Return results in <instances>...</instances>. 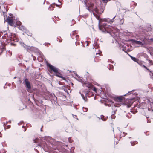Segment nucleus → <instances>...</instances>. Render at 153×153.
<instances>
[{
  "label": "nucleus",
  "instance_id": "nucleus-2",
  "mask_svg": "<svg viewBox=\"0 0 153 153\" xmlns=\"http://www.w3.org/2000/svg\"><path fill=\"white\" fill-rule=\"evenodd\" d=\"M15 21L14 18L13 17H8L5 20V21L7 22L8 24L11 26L13 25V23L15 22Z\"/></svg>",
  "mask_w": 153,
  "mask_h": 153
},
{
  "label": "nucleus",
  "instance_id": "nucleus-56",
  "mask_svg": "<svg viewBox=\"0 0 153 153\" xmlns=\"http://www.w3.org/2000/svg\"><path fill=\"white\" fill-rule=\"evenodd\" d=\"M75 117H76V115H75Z\"/></svg>",
  "mask_w": 153,
  "mask_h": 153
},
{
  "label": "nucleus",
  "instance_id": "nucleus-16",
  "mask_svg": "<svg viewBox=\"0 0 153 153\" xmlns=\"http://www.w3.org/2000/svg\"><path fill=\"white\" fill-rule=\"evenodd\" d=\"M76 75L79 78V79H77V80L80 82H82V79H81V77L79 76L78 75H77V74H76Z\"/></svg>",
  "mask_w": 153,
  "mask_h": 153
},
{
  "label": "nucleus",
  "instance_id": "nucleus-44",
  "mask_svg": "<svg viewBox=\"0 0 153 153\" xmlns=\"http://www.w3.org/2000/svg\"><path fill=\"white\" fill-rule=\"evenodd\" d=\"M150 40L152 41H153V38L151 39Z\"/></svg>",
  "mask_w": 153,
  "mask_h": 153
},
{
  "label": "nucleus",
  "instance_id": "nucleus-28",
  "mask_svg": "<svg viewBox=\"0 0 153 153\" xmlns=\"http://www.w3.org/2000/svg\"><path fill=\"white\" fill-rule=\"evenodd\" d=\"M117 111V110H114L112 111V114H115Z\"/></svg>",
  "mask_w": 153,
  "mask_h": 153
},
{
  "label": "nucleus",
  "instance_id": "nucleus-53",
  "mask_svg": "<svg viewBox=\"0 0 153 153\" xmlns=\"http://www.w3.org/2000/svg\"><path fill=\"white\" fill-rule=\"evenodd\" d=\"M3 49H4V48L3 47Z\"/></svg>",
  "mask_w": 153,
  "mask_h": 153
},
{
  "label": "nucleus",
  "instance_id": "nucleus-23",
  "mask_svg": "<svg viewBox=\"0 0 153 153\" xmlns=\"http://www.w3.org/2000/svg\"><path fill=\"white\" fill-rule=\"evenodd\" d=\"M124 22V20L123 19H121L120 20V24H123Z\"/></svg>",
  "mask_w": 153,
  "mask_h": 153
},
{
  "label": "nucleus",
  "instance_id": "nucleus-41",
  "mask_svg": "<svg viewBox=\"0 0 153 153\" xmlns=\"http://www.w3.org/2000/svg\"><path fill=\"white\" fill-rule=\"evenodd\" d=\"M144 68H145L146 69H147L148 70V69H147V67H146V66H144Z\"/></svg>",
  "mask_w": 153,
  "mask_h": 153
},
{
  "label": "nucleus",
  "instance_id": "nucleus-40",
  "mask_svg": "<svg viewBox=\"0 0 153 153\" xmlns=\"http://www.w3.org/2000/svg\"><path fill=\"white\" fill-rule=\"evenodd\" d=\"M7 126V128H10V125H8V126Z\"/></svg>",
  "mask_w": 153,
  "mask_h": 153
},
{
  "label": "nucleus",
  "instance_id": "nucleus-13",
  "mask_svg": "<svg viewBox=\"0 0 153 153\" xmlns=\"http://www.w3.org/2000/svg\"><path fill=\"white\" fill-rule=\"evenodd\" d=\"M75 31H74L72 32L71 35V37L73 39H74L75 33Z\"/></svg>",
  "mask_w": 153,
  "mask_h": 153
},
{
  "label": "nucleus",
  "instance_id": "nucleus-9",
  "mask_svg": "<svg viewBox=\"0 0 153 153\" xmlns=\"http://www.w3.org/2000/svg\"><path fill=\"white\" fill-rule=\"evenodd\" d=\"M129 56L131 57V59L133 60V61H134L135 62H138V61H139L135 57H134L131 56L130 55H129Z\"/></svg>",
  "mask_w": 153,
  "mask_h": 153
},
{
  "label": "nucleus",
  "instance_id": "nucleus-33",
  "mask_svg": "<svg viewBox=\"0 0 153 153\" xmlns=\"http://www.w3.org/2000/svg\"><path fill=\"white\" fill-rule=\"evenodd\" d=\"M93 91H94L95 92H96V88L95 87H94V88H93Z\"/></svg>",
  "mask_w": 153,
  "mask_h": 153
},
{
  "label": "nucleus",
  "instance_id": "nucleus-31",
  "mask_svg": "<svg viewBox=\"0 0 153 153\" xmlns=\"http://www.w3.org/2000/svg\"><path fill=\"white\" fill-rule=\"evenodd\" d=\"M133 103V102H132L130 104H129L128 105H127V106L128 107H130L131 106V104H132Z\"/></svg>",
  "mask_w": 153,
  "mask_h": 153
},
{
  "label": "nucleus",
  "instance_id": "nucleus-22",
  "mask_svg": "<svg viewBox=\"0 0 153 153\" xmlns=\"http://www.w3.org/2000/svg\"><path fill=\"white\" fill-rule=\"evenodd\" d=\"M83 110L84 112H86L87 111L88 109L87 108H85L84 107H83Z\"/></svg>",
  "mask_w": 153,
  "mask_h": 153
},
{
  "label": "nucleus",
  "instance_id": "nucleus-20",
  "mask_svg": "<svg viewBox=\"0 0 153 153\" xmlns=\"http://www.w3.org/2000/svg\"><path fill=\"white\" fill-rule=\"evenodd\" d=\"M6 151L4 149H1L0 151V153H5Z\"/></svg>",
  "mask_w": 153,
  "mask_h": 153
},
{
  "label": "nucleus",
  "instance_id": "nucleus-29",
  "mask_svg": "<svg viewBox=\"0 0 153 153\" xmlns=\"http://www.w3.org/2000/svg\"><path fill=\"white\" fill-rule=\"evenodd\" d=\"M114 115V114H112L111 116L112 118L114 119L115 118V116Z\"/></svg>",
  "mask_w": 153,
  "mask_h": 153
},
{
  "label": "nucleus",
  "instance_id": "nucleus-14",
  "mask_svg": "<svg viewBox=\"0 0 153 153\" xmlns=\"http://www.w3.org/2000/svg\"><path fill=\"white\" fill-rule=\"evenodd\" d=\"M135 43L136 44H138V45H143V44L142 43V42H141L140 41H135Z\"/></svg>",
  "mask_w": 153,
  "mask_h": 153
},
{
  "label": "nucleus",
  "instance_id": "nucleus-5",
  "mask_svg": "<svg viewBox=\"0 0 153 153\" xmlns=\"http://www.w3.org/2000/svg\"><path fill=\"white\" fill-rule=\"evenodd\" d=\"M21 45L23 46L25 49L27 50L28 51H29V50H31L33 48V47H30L26 45L25 44L23 43H21Z\"/></svg>",
  "mask_w": 153,
  "mask_h": 153
},
{
  "label": "nucleus",
  "instance_id": "nucleus-55",
  "mask_svg": "<svg viewBox=\"0 0 153 153\" xmlns=\"http://www.w3.org/2000/svg\"><path fill=\"white\" fill-rule=\"evenodd\" d=\"M113 131H114V129H113Z\"/></svg>",
  "mask_w": 153,
  "mask_h": 153
},
{
  "label": "nucleus",
  "instance_id": "nucleus-43",
  "mask_svg": "<svg viewBox=\"0 0 153 153\" xmlns=\"http://www.w3.org/2000/svg\"><path fill=\"white\" fill-rule=\"evenodd\" d=\"M42 127H41V131H42Z\"/></svg>",
  "mask_w": 153,
  "mask_h": 153
},
{
  "label": "nucleus",
  "instance_id": "nucleus-1",
  "mask_svg": "<svg viewBox=\"0 0 153 153\" xmlns=\"http://www.w3.org/2000/svg\"><path fill=\"white\" fill-rule=\"evenodd\" d=\"M100 20L99 21V28L103 32H107L109 33L114 39L116 40L119 36V30L116 27H114L110 25L107 26L106 23H103L102 25H100Z\"/></svg>",
  "mask_w": 153,
  "mask_h": 153
},
{
  "label": "nucleus",
  "instance_id": "nucleus-26",
  "mask_svg": "<svg viewBox=\"0 0 153 153\" xmlns=\"http://www.w3.org/2000/svg\"><path fill=\"white\" fill-rule=\"evenodd\" d=\"M68 140L70 143H71L73 141V140H71V137H69L68 139Z\"/></svg>",
  "mask_w": 153,
  "mask_h": 153
},
{
  "label": "nucleus",
  "instance_id": "nucleus-47",
  "mask_svg": "<svg viewBox=\"0 0 153 153\" xmlns=\"http://www.w3.org/2000/svg\"><path fill=\"white\" fill-rule=\"evenodd\" d=\"M128 94H125V95H124V96H126Z\"/></svg>",
  "mask_w": 153,
  "mask_h": 153
},
{
  "label": "nucleus",
  "instance_id": "nucleus-36",
  "mask_svg": "<svg viewBox=\"0 0 153 153\" xmlns=\"http://www.w3.org/2000/svg\"><path fill=\"white\" fill-rule=\"evenodd\" d=\"M150 122V120L148 119H147V123H149Z\"/></svg>",
  "mask_w": 153,
  "mask_h": 153
},
{
  "label": "nucleus",
  "instance_id": "nucleus-7",
  "mask_svg": "<svg viewBox=\"0 0 153 153\" xmlns=\"http://www.w3.org/2000/svg\"><path fill=\"white\" fill-rule=\"evenodd\" d=\"M115 16H114L112 19H110L109 18L105 19V21L110 23H112L114 21V19L115 18Z\"/></svg>",
  "mask_w": 153,
  "mask_h": 153
},
{
  "label": "nucleus",
  "instance_id": "nucleus-52",
  "mask_svg": "<svg viewBox=\"0 0 153 153\" xmlns=\"http://www.w3.org/2000/svg\"><path fill=\"white\" fill-rule=\"evenodd\" d=\"M45 1H44V3H45Z\"/></svg>",
  "mask_w": 153,
  "mask_h": 153
},
{
  "label": "nucleus",
  "instance_id": "nucleus-17",
  "mask_svg": "<svg viewBox=\"0 0 153 153\" xmlns=\"http://www.w3.org/2000/svg\"><path fill=\"white\" fill-rule=\"evenodd\" d=\"M131 145L132 146H134L135 144H137V142L136 141H134V142H131Z\"/></svg>",
  "mask_w": 153,
  "mask_h": 153
},
{
  "label": "nucleus",
  "instance_id": "nucleus-19",
  "mask_svg": "<svg viewBox=\"0 0 153 153\" xmlns=\"http://www.w3.org/2000/svg\"><path fill=\"white\" fill-rule=\"evenodd\" d=\"M109 66H108V68L109 69V70H111L113 68V66L112 65H109Z\"/></svg>",
  "mask_w": 153,
  "mask_h": 153
},
{
  "label": "nucleus",
  "instance_id": "nucleus-27",
  "mask_svg": "<svg viewBox=\"0 0 153 153\" xmlns=\"http://www.w3.org/2000/svg\"><path fill=\"white\" fill-rule=\"evenodd\" d=\"M90 91H87L85 93V95L86 96H89L88 93Z\"/></svg>",
  "mask_w": 153,
  "mask_h": 153
},
{
  "label": "nucleus",
  "instance_id": "nucleus-50",
  "mask_svg": "<svg viewBox=\"0 0 153 153\" xmlns=\"http://www.w3.org/2000/svg\"><path fill=\"white\" fill-rule=\"evenodd\" d=\"M16 78V77H14V79H15Z\"/></svg>",
  "mask_w": 153,
  "mask_h": 153
},
{
  "label": "nucleus",
  "instance_id": "nucleus-11",
  "mask_svg": "<svg viewBox=\"0 0 153 153\" xmlns=\"http://www.w3.org/2000/svg\"><path fill=\"white\" fill-rule=\"evenodd\" d=\"M100 117L102 120L104 121L106 120L107 119V117H105L102 115H101Z\"/></svg>",
  "mask_w": 153,
  "mask_h": 153
},
{
  "label": "nucleus",
  "instance_id": "nucleus-37",
  "mask_svg": "<svg viewBox=\"0 0 153 153\" xmlns=\"http://www.w3.org/2000/svg\"><path fill=\"white\" fill-rule=\"evenodd\" d=\"M72 21L73 22V24L72 25H73L74 24L75 22V21L74 20H72Z\"/></svg>",
  "mask_w": 153,
  "mask_h": 153
},
{
  "label": "nucleus",
  "instance_id": "nucleus-3",
  "mask_svg": "<svg viewBox=\"0 0 153 153\" xmlns=\"http://www.w3.org/2000/svg\"><path fill=\"white\" fill-rule=\"evenodd\" d=\"M47 66L49 68L50 70V72L53 71L55 73H57L59 72V69L56 68V67L51 65L50 64H47Z\"/></svg>",
  "mask_w": 153,
  "mask_h": 153
},
{
  "label": "nucleus",
  "instance_id": "nucleus-24",
  "mask_svg": "<svg viewBox=\"0 0 153 153\" xmlns=\"http://www.w3.org/2000/svg\"><path fill=\"white\" fill-rule=\"evenodd\" d=\"M79 38V35H76L75 36H74V39H76V40L78 41V39Z\"/></svg>",
  "mask_w": 153,
  "mask_h": 153
},
{
  "label": "nucleus",
  "instance_id": "nucleus-42",
  "mask_svg": "<svg viewBox=\"0 0 153 153\" xmlns=\"http://www.w3.org/2000/svg\"><path fill=\"white\" fill-rule=\"evenodd\" d=\"M108 105L109 107H110L111 106V105L108 104V105Z\"/></svg>",
  "mask_w": 153,
  "mask_h": 153
},
{
  "label": "nucleus",
  "instance_id": "nucleus-4",
  "mask_svg": "<svg viewBox=\"0 0 153 153\" xmlns=\"http://www.w3.org/2000/svg\"><path fill=\"white\" fill-rule=\"evenodd\" d=\"M25 83L26 86L27 88H28L27 90L29 91V90H30L31 88L30 83L27 79H25Z\"/></svg>",
  "mask_w": 153,
  "mask_h": 153
},
{
  "label": "nucleus",
  "instance_id": "nucleus-48",
  "mask_svg": "<svg viewBox=\"0 0 153 153\" xmlns=\"http://www.w3.org/2000/svg\"><path fill=\"white\" fill-rule=\"evenodd\" d=\"M88 44L87 43V46H88Z\"/></svg>",
  "mask_w": 153,
  "mask_h": 153
},
{
  "label": "nucleus",
  "instance_id": "nucleus-8",
  "mask_svg": "<svg viewBox=\"0 0 153 153\" xmlns=\"http://www.w3.org/2000/svg\"><path fill=\"white\" fill-rule=\"evenodd\" d=\"M148 109L149 111H153V102H150L148 107Z\"/></svg>",
  "mask_w": 153,
  "mask_h": 153
},
{
  "label": "nucleus",
  "instance_id": "nucleus-10",
  "mask_svg": "<svg viewBox=\"0 0 153 153\" xmlns=\"http://www.w3.org/2000/svg\"><path fill=\"white\" fill-rule=\"evenodd\" d=\"M93 48L94 49V48L96 49L98 48L99 47L98 45H97V43H94V44H93Z\"/></svg>",
  "mask_w": 153,
  "mask_h": 153
},
{
  "label": "nucleus",
  "instance_id": "nucleus-39",
  "mask_svg": "<svg viewBox=\"0 0 153 153\" xmlns=\"http://www.w3.org/2000/svg\"><path fill=\"white\" fill-rule=\"evenodd\" d=\"M7 122L6 123H4V126L5 125L7 124Z\"/></svg>",
  "mask_w": 153,
  "mask_h": 153
},
{
  "label": "nucleus",
  "instance_id": "nucleus-32",
  "mask_svg": "<svg viewBox=\"0 0 153 153\" xmlns=\"http://www.w3.org/2000/svg\"><path fill=\"white\" fill-rule=\"evenodd\" d=\"M124 48H126V47H124V48H122V50L123 51H124L125 52H126V49H125Z\"/></svg>",
  "mask_w": 153,
  "mask_h": 153
},
{
  "label": "nucleus",
  "instance_id": "nucleus-46",
  "mask_svg": "<svg viewBox=\"0 0 153 153\" xmlns=\"http://www.w3.org/2000/svg\"><path fill=\"white\" fill-rule=\"evenodd\" d=\"M64 91H67V90L66 89V90L65 89Z\"/></svg>",
  "mask_w": 153,
  "mask_h": 153
},
{
  "label": "nucleus",
  "instance_id": "nucleus-21",
  "mask_svg": "<svg viewBox=\"0 0 153 153\" xmlns=\"http://www.w3.org/2000/svg\"><path fill=\"white\" fill-rule=\"evenodd\" d=\"M104 3H107L108 1H109L110 0H101Z\"/></svg>",
  "mask_w": 153,
  "mask_h": 153
},
{
  "label": "nucleus",
  "instance_id": "nucleus-35",
  "mask_svg": "<svg viewBox=\"0 0 153 153\" xmlns=\"http://www.w3.org/2000/svg\"><path fill=\"white\" fill-rule=\"evenodd\" d=\"M10 44L12 45H13V46H15V44H13V43L12 42L10 43Z\"/></svg>",
  "mask_w": 153,
  "mask_h": 153
},
{
  "label": "nucleus",
  "instance_id": "nucleus-49",
  "mask_svg": "<svg viewBox=\"0 0 153 153\" xmlns=\"http://www.w3.org/2000/svg\"><path fill=\"white\" fill-rule=\"evenodd\" d=\"M56 5L57 6H58V5H57V4H56Z\"/></svg>",
  "mask_w": 153,
  "mask_h": 153
},
{
  "label": "nucleus",
  "instance_id": "nucleus-57",
  "mask_svg": "<svg viewBox=\"0 0 153 153\" xmlns=\"http://www.w3.org/2000/svg\"><path fill=\"white\" fill-rule=\"evenodd\" d=\"M26 131V130H25V131Z\"/></svg>",
  "mask_w": 153,
  "mask_h": 153
},
{
  "label": "nucleus",
  "instance_id": "nucleus-54",
  "mask_svg": "<svg viewBox=\"0 0 153 153\" xmlns=\"http://www.w3.org/2000/svg\"><path fill=\"white\" fill-rule=\"evenodd\" d=\"M130 101V100H129L128 102H129Z\"/></svg>",
  "mask_w": 153,
  "mask_h": 153
},
{
  "label": "nucleus",
  "instance_id": "nucleus-12",
  "mask_svg": "<svg viewBox=\"0 0 153 153\" xmlns=\"http://www.w3.org/2000/svg\"><path fill=\"white\" fill-rule=\"evenodd\" d=\"M117 107L115 105H112V109L113 111L114 110H117Z\"/></svg>",
  "mask_w": 153,
  "mask_h": 153
},
{
  "label": "nucleus",
  "instance_id": "nucleus-45",
  "mask_svg": "<svg viewBox=\"0 0 153 153\" xmlns=\"http://www.w3.org/2000/svg\"><path fill=\"white\" fill-rule=\"evenodd\" d=\"M117 128H118V130H120V128L118 127Z\"/></svg>",
  "mask_w": 153,
  "mask_h": 153
},
{
  "label": "nucleus",
  "instance_id": "nucleus-15",
  "mask_svg": "<svg viewBox=\"0 0 153 153\" xmlns=\"http://www.w3.org/2000/svg\"><path fill=\"white\" fill-rule=\"evenodd\" d=\"M81 95L83 99L86 102L87 101V99L86 97H84V95L82 94L81 93Z\"/></svg>",
  "mask_w": 153,
  "mask_h": 153
},
{
  "label": "nucleus",
  "instance_id": "nucleus-51",
  "mask_svg": "<svg viewBox=\"0 0 153 153\" xmlns=\"http://www.w3.org/2000/svg\"><path fill=\"white\" fill-rule=\"evenodd\" d=\"M4 128L5 130H6V128H5V127H4Z\"/></svg>",
  "mask_w": 153,
  "mask_h": 153
},
{
  "label": "nucleus",
  "instance_id": "nucleus-6",
  "mask_svg": "<svg viewBox=\"0 0 153 153\" xmlns=\"http://www.w3.org/2000/svg\"><path fill=\"white\" fill-rule=\"evenodd\" d=\"M114 100L117 102H120V104L122 102L123 99L120 97H115Z\"/></svg>",
  "mask_w": 153,
  "mask_h": 153
},
{
  "label": "nucleus",
  "instance_id": "nucleus-38",
  "mask_svg": "<svg viewBox=\"0 0 153 153\" xmlns=\"http://www.w3.org/2000/svg\"><path fill=\"white\" fill-rule=\"evenodd\" d=\"M33 60H35L36 59V58L35 57L33 56Z\"/></svg>",
  "mask_w": 153,
  "mask_h": 153
},
{
  "label": "nucleus",
  "instance_id": "nucleus-25",
  "mask_svg": "<svg viewBox=\"0 0 153 153\" xmlns=\"http://www.w3.org/2000/svg\"><path fill=\"white\" fill-rule=\"evenodd\" d=\"M85 85H86V86L88 88H91V85L90 83L88 84V85L85 84Z\"/></svg>",
  "mask_w": 153,
  "mask_h": 153
},
{
  "label": "nucleus",
  "instance_id": "nucleus-30",
  "mask_svg": "<svg viewBox=\"0 0 153 153\" xmlns=\"http://www.w3.org/2000/svg\"><path fill=\"white\" fill-rule=\"evenodd\" d=\"M101 52L99 50H98V52L96 53V54L97 55L99 54Z\"/></svg>",
  "mask_w": 153,
  "mask_h": 153
},
{
  "label": "nucleus",
  "instance_id": "nucleus-18",
  "mask_svg": "<svg viewBox=\"0 0 153 153\" xmlns=\"http://www.w3.org/2000/svg\"><path fill=\"white\" fill-rule=\"evenodd\" d=\"M56 75L59 77H62V75H61V74H60V73H59L58 72L57 73H56Z\"/></svg>",
  "mask_w": 153,
  "mask_h": 153
},
{
  "label": "nucleus",
  "instance_id": "nucleus-34",
  "mask_svg": "<svg viewBox=\"0 0 153 153\" xmlns=\"http://www.w3.org/2000/svg\"><path fill=\"white\" fill-rule=\"evenodd\" d=\"M79 42H77V41L76 42H75V44L76 45H79Z\"/></svg>",
  "mask_w": 153,
  "mask_h": 153
}]
</instances>
